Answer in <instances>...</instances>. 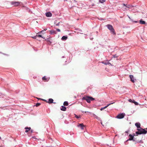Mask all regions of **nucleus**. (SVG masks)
<instances>
[{"label":"nucleus","instance_id":"nucleus-25","mask_svg":"<svg viewBox=\"0 0 147 147\" xmlns=\"http://www.w3.org/2000/svg\"><path fill=\"white\" fill-rule=\"evenodd\" d=\"M90 100L91 101H92V100H95V98H93V97H91V96H90Z\"/></svg>","mask_w":147,"mask_h":147},{"label":"nucleus","instance_id":"nucleus-41","mask_svg":"<svg viewBox=\"0 0 147 147\" xmlns=\"http://www.w3.org/2000/svg\"><path fill=\"white\" fill-rule=\"evenodd\" d=\"M135 23H137L138 22V21H135L134 22Z\"/></svg>","mask_w":147,"mask_h":147},{"label":"nucleus","instance_id":"nucleus-7","mask_svg":"<svg viewBox=\"0 0 147 147\" xmlns=\"http://www.w3.org/2000/svg\"><path fill=\"white\" fill-rule=\"evenodd\" d=\"M42 100L43 101H46L49 104H51L52 103H55V102H53V100L51 98H49L48 100V101H47L45 99H42Z\"/></svg>","mask_w":147,"mask_h":147},{"label":"nucleus","instance_id":"nucleus-18","mask_svg":"<svg viewBox=\"0 0 147 147\" xmlns=\"http://www.w3.org/2000/svg\"><path fill=\"white\" fill-rule=\"evenodd\" d=\"M102 63L105 65H107L108 64H110V65H111V63L109 62H102Z\"/></svg>","mask_w":147,"mask_h":147},{"label":"nucleus","instance_id":"nucleus-51","mask_svg":"<svg viewBox=\"0 0 147 147\" xmlns=\"http://www.w3.org/2000/svg\"><path fill=\"white\" fill-rule=\"evenodd\" d=\"M64 57V56H63V57Z\"/></svg>","mask_w":147,"mask_h":147},{"label":"nucleus","instance_id":"nucleus-28","mask_svg":"<svg viewBox=\"0 0 147 147\" xmlns=\"http://www.w3.org/2000/svg\"><path fill=\"white\" fill-rule=\"evenodd\" d=\"M25 129H26V130H27V129H28L29 130H30L31 129V127H26L25 128Z\"/></svg>","mask_w":147,"mask_h":147},{"label":"nucleus","instance_id":"nucleus-42","mask_svg":"<svg viewBox=\"0 0 147 147\" xmlns=\"http://www.w3.org/2000/svg\"><path fill=\"white\" fill-rule=\"evenodd\" d=\"M107 108V107H106V106L105 107H103V108H104V109H106Z\"/></svg>","mask_w":147,"mask_h":147},{"label":"nucleus","instance_id":"nucleus-1","mask_svg":"<svg viewBox=\"0 0 147 147\" xmlns=\"http://www.w3.org/2000/svg\"><path fill=\"white\" fill-rule=\"evenodd\" d=\"M138 131H136V133L137 135H140L141 134H146L147 132V131L145 129H142L141 127L138 129Z\"/></svg>","mask_w":147,"mask_h":147},{"label":"nucleus","instance_id":"nucleus-34","mask_svg":"<svg viewBox=\"0 0 147 147\" xmlns=\"http://www.w3.org/2000/svg\"><path fill=\"white\" fill-rule=\"evenodd\" d=\"M126 5L127 4H125L124 3H123L122 4L123 6H125V7L126 6Z\"/></svg>","mask_w":147,"mask_h":147},{"label":"nucleus","instance_id":"nucleus-2","mask_svg":"<svg viewBox=\"0 0 147 147\" xmlns=\"http://www.w3.org/2000/svg\"><path fill=\"white\" fill-rule=\"evenodd\" d=\"M106 27L110 31L112 34L114 35L116 34L115 30L111 25L110 24H107L106 25Z\"/></svg>","mask_w":147,"mask_h":147},{"label":"nucleus","instance_id":"nucleus-43","mask_svg":"<svg viewBox=\"0 0 147 147\" xmlns=\"http://www.w3.org/2000/svg\"><path fill=\"white\" fill-rule=\"evenodd\" d=\"M30 131H31V133H32V132H33V130H30Z\"/></svg>","mask_w":147,"mask_h":147},{"label":"nucleus","instance_id":"nucleus-47","mask_svg":"<svg viewBox=\"0 0 147 147\" xmlns=\"http://www.w3.org/2000/svg\"><path fill=\"white\" fill-rule=\"evenodd\" d=\"M37 98V99H41L40 98Z\"/></svg>","mask_w":147,"mask_h":147},{"label":"nucleus","instance_id":"nucleus-49","mask_svg":"<svg viewBox=\"0 0 147 147\" xmlns=\"http://www.w3.org/2000/svg\"><path fill=\"white\" fill-rule=\"evenodd\" d=\"M125 132H126V133H127V132H127V131H125Z\"/></svg>","mask_w":147,"mask_h":147},{"label":"nucleus","instance_id":"nucleus-15","mask_svg":"<svg viewBox=\"0 0 147 147\" xmlns=\"http://www.w3.org/2000/svg\"><path fill=\"white\" fill-rule=\"evenodd\" d=\"M45 40H47V42H50V44L52 42V40L50 38H47V39H45Z\"/></svg>","mask_w":147,"mask_h":147},{"label":"nucleus","instance_id":"nucleus-27","mask_svg":"<svg viewBox=\"0 0 147 147\" xmlns=\"http://www.w3.org/2000/svg\"><path fill=\"white\" fill-rule=\"evenodd\" d=\"M36 36L37 37H42V36L41 35H40V34H39V35H37V34H36Z\"/></svg>","mask_w":147,"mask_h":147},{"label":"nucleus","instance_id":"nucleus-30","mask_svg":"<svg viewBox=\"0 0 147 147\" xmlns=\"http://www.w3.org/2000/svg\"><path fill=\"white\" fill-rule=\"evenodd\" d=\"M129 136L130 137H134V135H132L130 134L129 135Z\"/></svg>","mask_w":147,"mask_h":147},{"label":"nucleus","instance_id":"nucleus-44","mask_svg":"<svg viewBox=\"0 0 147 147\" xmlns=\"http://www.w3.org/2000/svg\"><path fill=\"white\" fill-rule=\"evenodd\" d=\"M47 30V29H44V30H44V31H46Z\"/></svg>","mask_w":147,"mask_h":147},{"label":"nucleus","instance_id":"nucleus-40","mask_svg":"<svg viewBox=\"0 0 147 147\" xmlns=\"http://www.w3.org/2000/svg\"><path fill=\"white\" fill-rule=\"evenodd\" d=\"M110 105V104H108L106 106L107 107H108Z\"/></svg>","mask_w":147,"mask_h":147},{"label":"nucleus","instance_id":"nucleus-33","mask_svg":"<svg viewBox=\"0 0 147 147\" xmlns=\"http://www.w3.org/2000/svg\"><path fill=\"white\" fill-rule=\"evenodd\" d=\"M130 6L129 5H126V7H127L128 8H129Z\"/></svg>","mask_w":147,"mask_h":147},{"label":"nucleus","instance_id":"nucleus-32","mask_svg":"<svg viewBox=\"0 0 147 147\" xmlns=\"http://www.w3.org/2000/svg\"><path fill=\"white\" fill-rule=\"evenodd\" d=\"M56 30L58 32H60V30L59 29H56Z\"/></svg>","mask_w":147,"mask_h":147},{"label":"nucleus","instance_id":"nucleus-23","mask_svg":"<svg viewBox=\"0 0 147 147\" xmlns=\"http://www.w3.org/2000/svg\"><path fill=\"white\" fill-rule=\"evenodd\" d=\"M105 0H99V2L101 3L105 2Z\"/></svg>","mask_w":147,"mask_h":147},{"label":"nucleus","instance_id":"nucleus-38","mask_svg":"<svg viewBox=\"0 0 147 147\" xmlns=\"http://www.w3.org/2000/svg\"><path fill=\"white\" fill-rule=\"evenodd\" d=\"M132 140V141H134V142H135V141H136V140H135V139L134 138H133V140Z\"/></svg>","mask_w":147,"mask_h":147},{"label":"nucleus","instance_id":"nucleus-31","mask_svg":"<svg viewBox=\"0 0 147 147\" xmlns=\"http://www.w3.org/2000/svg\"><path fill=\"white\" fill-rule=\"evenodd\" d=\"M44 32V30H42L41 31L39 32L38 33V34H40V33H43V32Z\"/></svg>","mask_w":147,"mask_h":147},{"label":"nucleus","instance_id":"nucleus-19","mask_svg":"<svg viewBox=\"0 0 147 147\" xmlns=\"http://www.w3.org/2000/svg\"><path fill=\"white\" fill-rule=\"evenodd\" d=\"M63 105L64 106H67L68 105V103L67 101H65L64 102Z\"/></svg>","mask_w":147,"mask_h":147},{"label":"nucleus","instance_id":"nucleus-10","mask_svg":"<svg viewBox=\"0 0 147 147\" xmlns=\"http://www.w3.org/2000/svg\"><path fill=\"white\" fill-rule=\"evenodd\" d=\"M135 125L138 129L140 128V124L139 123H135Z\"/></svg>","mask_w":147,"mask_h":147},{"label":"nucleus","instance_id":"nucleus-12","mask_svg":"<svg viewBox=\"0 0 147 147\" xmlns=\"http://www.w3.org/2000/svg\"><path fill=\"white\" fill-rule=\"evenodd\" d=\"M129 78L130 79L131 81L133 82H134V76L132 75H129Z\"/></svg>","mask_w":147,"mask_h":147},{"label":"nucleus","instance_id":"nucleus-29","mask_svg":"<svg viewBox=\"0 0 147 147\" xmlns=\"http://www.w3.org/2000/svg\"><path fill=\"white\" fill-rule=\"evenodd\" d=\"M37 36H36V35L35 36H32V37L34 39H36V38H37Z\"/></svg>","mask_w":147,"mask_h":147},{"label":"nucleus","instance_id":"nucleus-17","mask_svg":"<svg viewBox=\"0 0 147 147\" xmlns=\"http://www.w3.org/2000/svg\"><path fill=\"white\" fill-rule=\"evenodd\" d=\"M42 79L44 81H48V79L46 78L45 76H44L42 78Z\"/></svg>","mask_w":147,"mask_h":147},{"label":"nucleus","instance_id":"nucleus-20","mask_svg":"<svg viewBox=\"0 0 147 147\" xmlns=\"http://www.w3.org/2000/svg\"><path fill=\"white\" fill-rule=\"evenodd\" d=\"M57 22V21L56 20H55L54 22V24H56V25L57 26H59V25L60 22H59L58 23H56Z\"/></svg>","mask_w":147,"mask_h":147},{"label":"nucleus","instance_id":"nucleus-22","mask_svg":"<svg viewBox=\"0 0 147 147\" xmlns=\"http://www.w3.org/2000/svg\"><path fill=\"white\" fill-rule=\"evenodd\" d=\"M134 138V137H130L129 138V139L127 140L126 141H128L129 140H133V138Z\"/></svg>","mask_w":147,"mask_h":147},{"label":"nucleus","instance_id":"nucleus-35","mask_svg":"<svg viewBox=\"0 0 147 147\" xmlns=\"http://www.w3.org/2000/svg\"><path fill=\"white\" fill-rule=\"evenodd\" d=\"M75 117H76L77 118H79L80 117H79L77 115H75Z\"/></svg>","mask_w":147,"mask_h":147},{"label":"nucleus","instance_id":"nucleus-36","mask_svg":"<svg viewBox=\"0 0 147 147\" xmlns=\"http://www.w3.org/2000/svg\"><path fill=\"white\" fill-rule=\"evenodd\" d=\"M115 101H114V102H112V103H110L109 104H110V105H111V104H113L114 103H115Z\"/></svg>","mask_w":147,"mask_h":147},{"label":"nucleus","instance_id":"nucleus-26","mask_svg":"<svg viewBox=\"0 0 147 147\" xmlns=\"http://www.w3.org/2000/svg\"><path fill=\"white\" fill-rule=\"evenodd\" d=\"M40 103H37L35 105V106L36 107H37L39 106H40Z\"/></svg>","mask_w":147,"mask_h":147},{"label":"nucleus","instance_id":"nucleus-9","mask_svg":"<svg viewBox=\"0 0 147 147\" xmlns=\"http://www.w3.org/2000/svg\"><path fill=\"white\" fill-rule=\"evenodd\" d=\"M50 33L51 34H56L57 33L56 31L54 30H51L49 31Z\"/></svg>","mask_w":147,"mask_h":147},{"label":"nucleus","instance_id":"nucleus-48","mask_svg":"<svg viewBox=\"0 0 147 147\" xmlns=\"http://www.w3.org/2000/svg\"><path fill=\"white\" fill-rule=\"evenodd\" d=\"M80 32H81L82 31V30H80Z\"/></svg>","mask_w":147,"mask_h":147},{"label":"nucleus","instance_id":"nucleus-4","mask_svg":"<svg viewBox=\"0 0 147 147\" xmlns=\"http://www.w3.org/2000/svg\"><path fill=\"white\" fill-rule=\"evenodd\" d=\"M82 100H85L88 103H90L91 101L90 96L84 97L82 98Z\"/></svg>","mask_w":147,"mask_h":147},{"label":"nucleus","instance_id":"nucleus-3","mask_svg":"<svg viewBox=\"0 0 147 147\" xmlns=\"http://www.w3.org/2000/svg\"><path fill=\"white\" fill-rule=\"evenodd\" d=\"M82 113L88 112V113H89L91 115H92V116L93 117H94V118H95L96 119H97L98 120H99L100 121H101L100 120V118H99V117H98V116H97L96 115L94 114V113H91L90 112H88V111H87V112H86V111L84 112V111H82Z\"/></svg>","mask_w":147,"mask_h":147},{"label":"nucleus","instance_id":"nucleus-6","mask_svg":"<svg viewBox=\"0 0 147 147\" xmlns=\"http://www.w3.org/2000/svg\"><path fill=\"white\" fill-rule=\"evenodd\" d=\"M21 3L20 2H19L18 1L16 2L14 1H11V5H13L15 6H18Z\"/></svg>","mask_w":147,"mask_h":147},{"label":"nucleus","instance_id":"nucleus-16","mask_svg":"<svg viewBox=\"0 0 147 147\" xmlns=\"http://www.w3.org/2000/svg\"><path fill=\"white\" fill-rule=\"evenodd\" d=\"M140 24H145L146 22L145 21L142 20H140Z\"/></svg>","mask_w":147,"mask_h":147},{"label":"nucleus","instance_id":"nucleus-11","mask_svg":"<svg viewBox=\"0 0 147 147\" xmlns=\"http://www.w3.org/2000/svg\"><path fill=\"white\" fill-rule=\"evenodd\" d=\"M66 107L63 106H62L61 107V111H65L66 110Z\"/></svg>","mask_w":147,"mask_h":147},{"label":"nucleus","instance_id":"nucleus-39","mask_svg":"<svg viewBox=\"0 0 147 147\" xmlns=\"http://www.w3.org/2000/svg\"><path fill=\"white\" fill-rule=\"evenodd\" d=\"M28 131H29L28 130H25V131L26 132H28Z\"/></svg>","mask_w":147,"mask_h":147},{"label":"nucleus","instance_id":"nucleus-21","mask_svg":"<svg viewBox=\"0 0 147 147\" xmlns=\"http://www.w3.org/2000/svg\"><path fill=\"white\" fill-rule=\"evenodd\" d=\"M128 101L130 102L133 103V102H134L133 101H134V100H131V99H129L128 100Z\"/></svg>","mask_w":147,"mask_h":147},{"label":"nucleus","instance_id":"nucleus-46","mask_svg":"<svg viewBox=\"0 0 147 147\" xmlns=\"http://www.w3.org/2000/svg\"><path fill=\"white\" fill-rule=\"evenodd\" d=\"M42 38H43L45 39V37H43L42 36Z\"/></svg>","mask_w":147,"mask_h":147},{"label":"nucleus","instance_id":"nucleus-50","mask_svg":"<svg viewBox=\"0 0 147 147\" xmlns=\"http://www.w3.org/2000/svg\"><path fill=\"white\" fill-rule=\"evenodd\" d=\"M101 123L102 124V122H101Z\"/></svg>","mask_w":147,"mask_h":147},{"label":"nucleus","instance_id":"nucleus-8","mask_svg":"<svg viewBox=\"0 0 147 147\" xmlns=\"http://www.w3.org/2000/svg\"><path fill=\"white\" fill-rule=\"evenodd\" d=\"M45 15L47 17H51L52 16V13L50 12H47L45 13Z\"/></svg>","mask_w":147,"mask_h":147},{"label":"nucleus","instance_id":"nucleus-45","mask_svg":"<svg viewBox=\"0 0 147 147\" xmlns=\"http://www.w3.org/2000/svg\"><path fill=\"white\" fill-rule=\"evenodd\" d=\"M93 39V38H90V39L91 40H92Z\"/></svg>","mask_w":147,"mask_h":147},{"label":"nucleus","instance_id":"nucleus-5","mask_svg":"<svg viewBox=\"0 0 147 147\" xmlns=\"http://www.w3.org/2000/svg\"><path fill=\"white\" fill-rule=\"evenodd\" d=\"M125 115L124 113H122L118 114L116 117V118L119 119H121L124 118Z\"/></svg>","mask_w":147,"mask_h":147},{"label":"nucleus","instance_id":"nucleus-13","mask_svg":"<svg viewBox=\"0 0 147 147\" xmlns=\"http://www.w3.org/2000/svg\"><path fill=\"white\" fill-rule=\"evenodd\" d=\"M78 127H80L82 129H84V125L82 123L78 125Z\"/></svg>","mask_w":147,"mask_h":147},{"label":"nucleus","instance_id":"nucleus-52","mask_svg":"<svg viewBox=\"0 0 147 147\" xmlns=\"http://www.w3.org/2000/svg\"><path fill=\"white\" fill-rule=\"evenodd\" d=\"M0 139H1V137H0Z\"/></svg>","mask_w":147,"mask_h":147},{"label":"nucleus","instance_id":"nucleus-24","mask_svg":"<svg viewBox=\"0 0 147 147\" xmlns=\"http://www.w3.org/2000/svg\"><path fill=\"white\" fill-rule=\"evenodd\" d=\"M133 101V103H134L136 105H138V102H136L135 100Z\"/></svg>","mask_w":147,"mask_h":147},{"label":"nucleus","instance_id":"nucleus-14","mask_svg":"<svg viewBox=\"0 0 147 147\" xmlns=\"http://www.w3.org/2000/svg\"><path fill=\"white\" fill-rule=\"evenodd\" d=\"M67 36H64L62 37L61 38V40H67Z\"/></svg>","mask_w":147,"mask_h":147},{"label":"nucleus","instance_id":"nucleus-37","mask_svg":"<svg viewBox=\"0 0 147 147\" xmlns=\"http://www.w3.org/2000/svg\"><path fill=\"white\" fill-rule=\"evenodd\" d=\"M104 109V108H103V107H102V108H101L100 109V110L101 111H102V110H103V109Z\"/></svg>","mask_w":147,"mask_h":147}]
</instances>
